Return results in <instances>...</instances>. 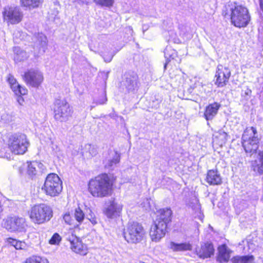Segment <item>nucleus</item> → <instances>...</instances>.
Masks as SVG:
<instances>
[{
	"mask_svg": "<svg viewBox=\"0 0 263 263\" xmlns=\"http://www.w3.org/2000/svg\"><path fill=\"white\" fill-rule=\"evenodd\" d=\"M112 185L108 175L103 174L89 181L88 191L93 197H104L109 195Z\"/></svg>",
	"mask_w": 263,
	"mask_h": 263,
	"instance_id": "2",
	"label": "nucleus"
},
{
	"mask_svg": "<svg viewBox=\"0 0 263 263\" xmlns=\"http://www.w3.org/2000/svg\"><path fill=\"white\" fill-rule=\"evenodd\" d=\"M14 52V61L16 62H21L27 59L28 55L27 52L22 50L18 47H15L13 49Z\"/></svg>",
	"mask_w": 263,
	"mask_h": 263,
	"instance_id": "29",
	"label": "nucleus"
},
{
	"mask_svg": "<svg viewBox=\"0 0 263 263\" xmlns=\"http://www.w3.org/2000/svg\"><path fill=\"white\" fill-rule=\"evenodd\" d=\"M95 3L101 6L110 7L112 6L114 0H94Z\"/></svg>",
	"mask_w": 263,
	"mask_h": 263,
	"instance_id": "39",
	"label": "nucleus"
},
{
	"mask_svg": "<svg viewBox=\"0 0 263 263\" xmlns=\"http://www.w3.org/2000/svg\"><path fill=\"white\" fill-rule=\"evenodd\" d=\"M227 134L226 133L220 131L217 133L213 139L214 142L220 146H222L226 143L227 140Z\"/></svg>",
	"mask_w": 263,
	"mask_h": 263,
	"instance_id": "31",
	"label": "nucleus"
},
{
	"mask_svg": "<svg viewBox=\"0 0 263 263\" xmlns=\"http://www.w3.org/2000/svg\"><path fill=\"white\" fill-rule=\"evenodd\" d=\"M263 263V262H262Z\"/></svg>",
	"mask_w": 263,
	"mask_h": 263,
	"instance_id": "53",
	"label": "nucleus"
},
{
	"mask_svg": "<svg viewBox=\"0 0 263 263\" xmlns=\"http://www.w3.org/2000/svg\"><path fill=\"white\" fill-rule=\"evenodd\" d=\"M1 119L4 123H9L14 120V117L11 115L6 114H3L2 116Z\"/></svg>",
	"mask_w": 263,
	"mask_h": 263,
	"instance_id": "45",
	"label": "nucleus"
},
{
	"mask_svg": "<svg viewBox=\"0 0 263 263\" xmlns=\"http://www.w3.org/2000/svg\"><path fill=\"white\" fill-rule=\"evenodd\" d=\"M259 4L260 10L263 13V0H259Z\"/></svg>",
	"mask_w": 263,
	"mask_h": 263,
	"instance_id": "48",
	"label": "nucleus"
},
{
	"mask_svg": "<svg viewBox=\"0 0 263 263\" xmlns=\"http://www.w3.org/2000/svg\"><path fill=\"white\" fill-rule=\"evenodd\" d=\"M170 222L165 221L164 220H161L158 217L155 222L154 230H166L167 223Z\"/></svg>",
	"mask_w": 263,
	"mask_h": 263,
	"instance_id": "34",
	"label": "nucleus"
},
{
	"mask_svg": "<svg viewBox=\"0 0 263 263\" xmlns=\"http://www.w3.org/2000/svg\"><path fill=\"white\" fill-rule=\"evenodd\" d=\"M27 168V174L31 178L35 176L38 173L42 172L44 169V165L37 161L27 162L22 164L19 167V172L21 174H24L26 169Z\"/></svg>",
	"mask_w": 263,
	"mask_h": 263,
	"instance_id": "9",
	"label": "nucleus"
},
{
	"mask_svg": "<svg viewBox=\"0 0 263 263\" xmlns=\"http://www.w3.org/2000/svg\"><path fill=\"white\" fill-rule=\"evenodd\" d=\"M72 214H70L69 212H66L63 216V219L65 222L71 226H73L75 227V221L71 216Z\"/></svg>",
	"mask_w": 263,
	"mask_h": 263,
	"instance_id": "40",
	"label": "nucleus"
},
{
	"mask_svg": "<svg viewBox=\"0 0 263 263\" xmlns=\"http://www.w3.org/2000/svg\"><path fill=\"white\" fill-rule=\"evenodd\" d=\"M221 105L217 102H214L206 106L203 117L206 121L212 120L217 115Z\"/></svg>",
	"mask_w": 263,
	"mask_h": 263,
	"instance_id": "20",
	"label": "nucleus"
},
{
	"mask_svg": "<svg viewBox=\"0 0 263 263\" xmlns=\"http://www.w3.org/2000/svg\"><path fill=\"white\" fill-rule=\"evenodd\" d=\"M26 263V262H25Z\"/></svg>",
	"mask_w": 263,
	"mask_h": 263,
	"instance_id": "54",
	"label": "nucleus"
},
{
	"mask_svg": "<svg viewBox=\"0 0 263 263\" xmlns=\"http://www.w3.org/2000/svg\"><path fill=\"white\" fill-rule=\"evenodd\" d=\"M3 20L8 25H14L21 22L23 14L20 8L17 6H6L2 12Z\"/></svg>",
	"mask_w": 263,
	"mask_h": 263,
	"instance_id": "8",
	"label": "nucleus"
},
{
	"mask_svg": "<svg viewBox=\"0 0 263 263\" xmlns=\"http://www.w3.org/2000/svg\"><path fill=\"white\" fill-rule=\"evenodd\" d=\"M70 242L71 249L76 253L85 255L87 253V248L86 245L82 243L80 238L73 234L67 238Z\"/></svg>",
	"mask_w": 263,
	"mask_h": 263,
	"instance_id": "14",
	"label": "nucleus"
},
{
	"mask_svg": "<svg viewBox=\"0 0 263 263\" xmlns=\"http://www.w3.org/2000/svg\"><path fill=\"white\" fill-rule=\"evenodd\" d=\"M224 15L231 16L232 23L238 28L246 27L250 21L248 9L236 3H228L225 6Z\"/></svg>",
	"mask_w": 263,
	"mask_h": 263,
	"instance_id": "1",
	"label": "nucleus"
},
{
	"mask_svg": "<svg viewBox=\"0 0 263 263\" xmlns=\"http://www.w3.org/2000/svg\"><path fill=\"white\" fill-rule=\"evenodd\" d=\"M165 234V231H149V235L153 241L160 240Z\"/></svg>",
	"mask_w": 263,
	"mask_h": 263,
	"instance_id": "37",
	"label": "nucleus"
},
{
	"mask_svg": "<svg viewBox=\"0 0 263 263\" xmlns=\"http://www.w3.org/2000/svg\"><path fill=\"white\" fill-rule=\"evenodd\" d=\"M61 240V237L57 233H54L51 239L49 240V243L51 245H57Z\"/></svg>",
	"mask_w": 263,
	"mask_h": 263,
	"instance_id": "42",
	"label": "nucleus"
},
{
	"mask_svg": "<svg viewBox=\"0 0 263 263\" xmlns=\"http://www.w3.org/2000/svg\"><path fill=\"white\" fill-rule=\"evenodd\" d=\"M72 109L65 100H56L54 107V119L60 122H66L72 115Z\"/></svg>",
	"mask_w": 263,
	"mask_h": 263,
	"instance_id": "7",
	"label": "nucleus"
},
{
	"mask_svg": "<svg viewBox=\"0 0 263 263\" xmlns=\"http://www.w3.org/2000/svg\"><path fill=\"white\" fill-rule=\"evenodd\" d=\"M8 242L16 249H22L21 241L16 240L11 238L8 239Z\"/></svg>",
	"mask_w": 263,
	"mask_h": 263,
	"instance_id": "43",
	"label": "nucleus"
},
{
	"mask_svg": "<svg viewBox=\"0 0 263 263\" xmlns=\"http://www.w3.org/2000/svg\"><path fill=\"white\" fill-rule=\"evenodd\" d=\"M24 79L27 84L32 87H38L43 80L42 73L38 70L31 69L26 72Z\"/></svg>",
	"mask_w": 263,
	"mask_h": 263,
	"instance_id": "11",
	"label": "nucleus"
},
{
	"mask_svg": "<svg viewBox=\"0 0 263 263\" xmlns=\"http://www.w3.org/2000/svg\"><path fill=\"white\" fill-rule=\"evenodd\" d=\"M170 248L174 251H184L192 250V245L189 243H177L174 242L170 243Z\"/></svg>",
	"mask_w": 263,
	"mask_h": 263,
	"instance_id": "26",
	"label": "nucleus"
},
{
	"mask_svg": "<svg viewBox=\"0 0 263 263\" xmlns=\"http://www.w3.org/2000/svg\"><path fill=\"white\" fill-rule=\"evenodd\" d=\"M42 189L46 194L51 197L57 196L62 190V182L58 175L51 173L45 179Z\"/></svg>",
	"mask_w": 263,
	"mask_h": 263,
	"instance_id": "6",
	"label": "nucleus"
},
{
	"mask_svg": "<svg viewBox=\"0 0 263 263\" xmlns=\"http://www.w3.org/2000/svg\"><path fill=\"white\" fill-rule=\"evenodd\" d=\"M34 40H35L34 45L35 54L38 55V54L44 53L47 45L46 36L42 33H39L34 35Z\"/></svg>",
	"mask_w": 263,
	"mask_h": 263,
	"instance_id": "15",
	"label": "nucleus"
},
{
	"mask_svg": "<svg viewBox=\"0 0 263 263\" xmlns=\"http://www.w3.org/2000/svg\"><path fill=\"white\" fill-rule=\"evenodd\" d=\"M259 139L257 130L253 127H247L242 136L241 143L247 153L253 154L258 147Z\"/></svg>",
	"mask_w": 263,
	"mask_h": 263,
	"instance_id": "3",
	"label": "nucleus"
},
{
	"mask_svg": "<svg viewBox=\"0 0 263 263\" xmlns=\"http://www.w3.org/2000/svg\"><path fill=\"white\" fill-rule=\"evenodd\" d=\"M261 106L263 107V102L261 103Z\"/></svg>",
	"mask_w": 263,
	"mask_h": 263,
	"instance_id": "52",
	"label": "nucleus"
},
{
	"mask_svg": "<svg viewBox=\"0 0 263 263\" xmlns=\"http://www.w3.org/2000/svg\"><path fill=\"white\" fill-rule=\"evenodd\" d=\"M44 0H21L23 6L29 9L37 7Z\"/></svg>",
	"mask_w": 263,
	"mask_h": 263,
	"instance_id": "33",
	"label": "nucleus"
},
{
	"mask_svg": "<svg viewBox=\"0 0 263 263\" xmlns=\"http://www.w3.org/2000/svg\"><path fill=\"white\" fill-rule=\"evenodd\" d=\"M143 229V228L139 223L134 221H129L128 222V230H142Z\"/></svg>",
	"mask_w": 263,
	"mask_h": 263,
	"instance_id": "38",
	"label": "nucleus"
},
{
	"mask_svg": "<svg viewBox=\"0 0 263 263\" xmlns=\"http://www.w3.org/2000/svg\"><path fill=\"white\" fill-rule=\"evenodd\" d=\"M2 226L7 230H18L25 229L26 224L24 218L13 217L4 219Z\"/></svg>",
	"mask_w": 263,
	"mask_h": 263,
	"instance_id": "13",
	"label": "nucleus"
},
{
	"mask_svg": "<svg viewBox=\"0 0 263 263\" xmlns=\"http://www.w3.org/2000/svg\"><path fill=\"white\" fill-rule=\"evenodd\" d=\"M113 56L114 55L112 54H110L107 57H104L103 58L104 59V61L106 62H110L111 61Z\"/></svg>",
	"mask_w": 263,
	"mask_h": 263,
	"instance_id": "47",
	"label": "nucleus"
},
{
	"mask_svg": "<svg viewBox=\"0 0 263 263\" xmlns=\"http://www.w3.org/2000/svg\"><path fill=\"white\" fill-rule=\"evenodd\" d=\"M29 142L25 135L15 134L10 136L8 139V148L15 155H23L29 146Z\"/></svg>",
	"mask_w": 263,
	"mask_h": 263,
	"instance_id": "4",
	"label": "nucleus"
},
{
	"mask_svg": "<svg viewBox=\"0 0 263 263\" xmlns=\"http://www.w3.org/2000/svg\"><path fill=\"white\" fill-rule=\"evenodd\" d=\"M159 214L158 217L161 220H164L165 221L170 222L171 220L172 211L170 208H163L158 211Z\"/></svg>",
	"mask_w": 263,
	"mask_h": 263,
	"instance_id": "30",
	"label": "nucleus"
},
{
	"mask_svg": "<svg viewBox=\"0 0 263 263\" xmlns=\"http://www.w3.org/2000/svg\"><path fill=\"white\" fill-rule=\"evenodd\" d=\"M218 256L217 260L220 262H228L230 257V250L226 245H222L218 247Z\"/></svg>",
	"mask_w": 263,
	"mask_h": 263,
	"instance_id": "22",
	"label": "nucleus"
},
{
	"mask_svg": "<svg viewBox=\"0 0 263 263\" xmlns=\"http://www.w3.org/2000/svg\"><path fill=\"white\" fill-rule=\"evenodd\" d=\"M26 263H49V262L46 258L33 256L27 258Z\"/></svg>",
	"mask_w": 263,
	"mask_h": 263,
	"instance_id": "35",
	"label": "nucleus"
},
{
	"mask_svg": "<svg viewBox=\"0 0 263 263\" xmlns=\"http://www.w3.org/2000/svg\"><path fill=\"white\" fill-rule=\"evenodd\" d=\"M52 216V211L51 208L45 204L35 205L32 208L30 213L32 220L39 224L49 220Z\"/></svg>",
	"mask_w": 263,
	"mask_h": 263,
	"instance_id": "5",
	"label": "nucleus"
},
{
	"mask_svg": "<svg viewBox=\"0 0 263 263\" xmlns=\"http://www.w3.org/2000/svg\"><path fill=\"white\" fill-rule=\"evenodd\" d=\"M21 247L22 249H24L26 247V244L23 242H21Z\"/></svg>",
	"mask_w": 263,
	"mask_h": 263,
	"instance_id": "49",
	"label": "nucleus"
},
{
	"mask_svg": "<svg viewBox=\"0 0 263 263\" xmlns=\"http://www.w3.org/2000/svg\"><path fill=\"white\" fill-rule=\"evenodd\" d=\"M6 139L5 135L0 134V157L9 159L11 158V155L8 152V147L6 143Z\"/></svg>",
	"mask_w": 263,
	"mask_h": 263,
	"instance_id": "24",
	"label": "nucleus"
},
{
	"mask_svg": "<svg viewBox=\"0 0 263 263\" xmlns=\"http://www.w3.org/2000/svg\"><path fill=\"white\" fill-rule=\"evenodd\" d=\"M206 181L210 185H219L222 182L221 177L217 170H211L208 172Z\"/></svg>",
	"mask_w": 263,
	"mask_h": 263,
	"instance_id": "21",
	"label": "nucleus"
},
{
	"mask_svg": "<svg viewBox=\"0 0 263 263\" xmlns=\"http://www.w3.org/2000/svg\"><path fill=\"white\" fill-rule=\"evenodd\" d=\"M230 76L231 71L228 67L222 65H218L215 74L216 85L219 87L225 86L228 82Z\"/></svg>",
	"mask_w": 263,
	"mask_h": 263,
	"instance_id": "12",
	"label": "nucleus"
},
{
	"mask_svg": "<svg viewBox=\"0 0 263 263\" xmlns=\"http://www.w3.org/2000/svg\"><path fill=\"white\" fill-rule=\"evenodd\" d=\"M106 101L107 98L106 96V93L104 92H103L100 96V98L99 100H96V103L97 104L101 105L105 104L106 102Z\"/></svg>",
	"mask_w": 263,
	"mask_h": 263,
	"instance_id": "46",
	"label": "nucleus"
},
{
	"mask_svg": "<svg viewBox=\"0 0 263 263\" xmlns=\"http://www.w3.org/2000/svg\"><path fill=\"white\" fill-rule=\"evenodd\" d=\"M142 28H143V32H144L147 29V28L145 27V25L143 26Z\"/></svg>",
	"mask_w": 263,
	"mask_h": 263,
	"instance_id": "51",
	"label": "nucleus"
},
{
	"mask_svg": "<svg viewBox=\"0 0 263 263\" xmlns=\"http://www.w3.org/2000/svg\"><path fill=\"white\" fill-rule=\"evenodd\" d=\"M251 93L252 90L246 87L242 90L241 97L243 100L248 101L250 98Z\"/></svg>",
	"mask_w": 263,
	"mask_h": 263,
	"instance_id": "41",
	"label": "nucleus"
},
{
	"mask_svg": "<svg viewBox=\"0 0 263 263\" xmlns=\"http://www.w3.org/2000/svg\"><path fill=\"white\" fill-rule=\"evenodd\" d=\"M85 148L88 150L90 156H94L97 154V149L93 145L87 144L85 145Z\"/></svg>",
	"mask_w": 263,
	"mask_h": 263,
	"instance_id": "44",
	"label": "nucleus"
},
{
	"mask_svg": "<svg viewBox=\"0 0 263 263\" xmlns=\"http://www.w3.org/2000/svg\"><path fill=\"white\" fill-rule=\"evenodd\" d=\"M90 221L92 224L97 223V221L95 219L93 218L92 220H90Z\"/></svg>",
	"mask_w": 263,
	"mask_h": 263,
	"instance_id": "50",
	"label": "nucleus"
},
{
	"mask_svg": "<svg viewBox=\"0 0 263 263\" xmlns=\"http://www.w3.org/2000/svg\"><path fill=\"white\" fill-rule=\"evenodd\" d=\"M122 209V205L121 204L112 201L106 209L105 214L109 218H116L120 216Z\"/></svg>",
	"mask_w": 263,
	"mask_h": 263,
	"instance_id": "19",
	"label": "nucleus"
},
{
	"mask_svg": "<svg viewBox=\"0 0 263 263\" xmlns=\"http://www.w3.org/2000/svg\"><path fill=\"white\" fill-rule=\"evenodd\" d=\"M72 215L74 216L76 221L79 223H81L84 218V214L79 207L75 209L73 213H72Z\"/></svg>",
	"mask_w": 263,
	"mask_h": 263,
	"instance_id": "36",
	"label": "nucleus"
},
{
	"mask_svg": "<svg viewBox=\"0 0 263 263\" xmlns=\"http://www.w3.org/2000/svg\"><path fill=\"white\" fill-rule=\"evenodd\" d=\"M164 53L166 59V63L164 66L165 69L168 62H171V60H174L177 57V54L176 51L172 49L171 47H166Z\"/></svg>",
	"mask_w": 263,
	"mask_h": 263,
	"instance_id": "28",
	"label": "nucleus"
},
{
	"mask_svg": "<svg viewBox=\"0 0 263 263\" xmlns=\"http://www.w3.org/2000/svg\"><path fill=\"white\" fill-rule=\"evenodd\" d=\"M7 81L12 91L18 96L17 102L22 105L24 102V99L21 96L27 93V89L20 85L14 77L10 74L8 76Z\"/></svg>",
	"mask_w": 263,
	"mask_h": 263,
	"instance_id": "10",
	"label": "nucleus"
},
{
	"mask_svg": "<svg viewBox=\"0 0 263 263\" xmlns=\"http://www.w3.org/2000/svg\"><path fill=\"white\" fill-rule=\"evenodd\" d=\"M190 206L195 212L196 216L198 217L199 219L202 220L203 217V215L201 210V205L199 202V200L196 198H194L190 202Z\"/></svg>",
	"mask_w": 263,
	"mask_h": 263,
	"instance_id": "27",
	"label": "nucleus"
},
{
	"mask_svg": "<svg viewBox=\"0 0 263 263\" xmlns=\"http://www.w3.org/2000/svg\"><path fill=\"white\" fill-rule=\"evenodd\" d=\"M254 260L253 255L237 256L232 259V263H253Z\"/></svg>",
	"mask_w": 263,
	"mask_h": 263,
	"instance_id": "32",
	"label": "nucleus"
},
{
	"mask_svg": "<svg viewBox=\"0 0 263 263\" xmlns=\"http://www.w3.org/2000/svg\"><path fill=\"white\" fill-rule=\"evenodd\" d=\"M124 79L123 81V85L128 91L132 92L137 89L139 85L138 82V78L136 74H125Z\"/></svg>",
	"mask_w": 263,
	"mask_h": 263,
	"instance_id": "18",
	"label": "nucleus"
},
{
	"mask_svg": "<svg viewBox=\"0 0 263 263\" xmlns=\"http://www.w3.org/2000/svg\"><path fill=\"white\" fill-rule=\"evenodd\" d=\"M123 235L125 239L130 243H136L141 238L140 231H123Z\"/></svg>",
	"mask_w": 263,
	"mask_h": 263,
	"instance_id": "23",
	"label": "nucleus"
},
{
	"mask_svg": "<svg viewBox=\"0 0 263 263\" xmlns=\"http://www.w3.org/2000/svg\"><path fill=\"white\" fill-rule=\"evenodd\" d=\"M253 170L259 174L263 173V152H259L257 154V159L252 162Z\"/></svg>",
	"mask_w": 263,
	"mask_h": 263,
	"instance_id": "25",
	"label": "nucleus"
},
{
	"mask_svg": "<svg viewBox=\"0 0 263 263\" xmlns=\"http://www.w3.org/2000/svg\"><path fill=\"white\" fill-rule=\"evenodd\" d=\"M214 248L213 244L210 242L203 243L200 248L196 249V254L201 258H207L214 255Z\"/></svg>",
	"mask_w": 263,
	"mask_h": 263,
	"instance_id": "16",
	"label": "nucleus"
},
{
	"mask_svg": "<svg viewBox=\"0 0 263 263\" xmlns=\"http://www.w3.org/2000/svg\"><path fill=\"white\" fill-rule=\"evenodd\" d=\"M120 160V155L117 151H110L108 153V156L103 161L105 168L108 170H113Z\"/></svg>",
	"mask_w": 263,
	"mask_h": 263,
	"instance_id": "17",
	"label": "nucleus"
}]
</instances>
